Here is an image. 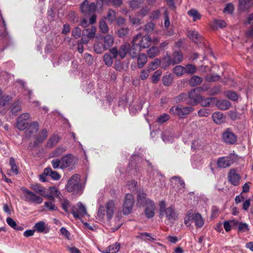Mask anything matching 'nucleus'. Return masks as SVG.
Instances as JSON below:
<instances>
[{"label":"nucleus","instance_id":"23","mask_svg":"<svg viewBox=\"0 0 253 253\" xmlns=\"http://www.w3.org/2000/svg\"><path fill=\"white\" fill-rule=\"evenodd\" d=\"M253 6V0H239V9L246 11Z\"/></svg>","mask_w":253,"mask_h":253},{"label":"nucleus","instance_id":"52","mask_svg":"<svg viewBox=\"0 0 253 253\" xmlns=\"http://www.w3.org/2000/svg\"><path fill=\"white\" fill-rule=\"evenodd\" d=\"M188 14L193 18V21L200 19L201 17L198 11L194 9H192L188 11Z\"/></svg>","mask_w":253,"mask_h":253},{"label":"nucleus","instance_id":"48","mask_svg":"<svg viewBox=\"0 0 253 253\" xmlns=\"http://www.w3.org/2000/svg\"><path fill=\"white\" fill-rule=\"evenodd\" d=\"M89 4L87 0H84L81 5V10L84 14H88Z\"/></svg>","mask_w":253,"mask_h":253},{"label":"nucleus","instance_id":"20","mask_svg":"<svg viewBox=\"0 0 253 253\" xmlns=\"http://www.w3.org/2000/svg\"><path fill=\"white\" fill-rule=\"evenodd\" d=\"M75 160V158L71 154H67L61 159V169H64L71 165Z\"/></svg>","mask_w":253,"mask_h":253},{"label":"nucleus","instance_id":"29","mask_svg":"<svg viewBox=\"0 0 253 253\" xmlns=\"http://www.w3.org/2000/svg\"><path fill=\"white\" fill-rule=\"evenodd\" d=\"M44 173L50 176L54 180H59L60 175L56 171H53L50 168H47L44 169Z\"/></svg>","mask_w":253,"mask_h":253},{"label":"nucleus","instance_id":"6","mask_svg":"<svg viewBox=\"0 0 253 253\" xmlns=\"http://www.w3.org/2000/svg\"><path fill=\"white\" fill-rule=\"evenodd\" d=\"M209 85L208 84H204L201 87H196L192 89L188 94L189 98L194 103H200L202 100V96L201 95V91H206L208 90Z\"/></svg>","mask_w":253,"mask_h":253},{"label":"nucleus","instance_id":"5","mask_svg":"<svg viewBox=\"0 0 253 253\" xmlns=\"http://www.w3.org/2000/svg\"><path fill=\"white\" fill-rule=\"evenodd\" d=\"M194 109L192 107H184L181 105H178L171 107L169 110V113L171 115L178 116L180 118H185Z\"/></svg>","mask_w":253,"mask_h":253},{"label":"nucleus","instance_id":"61","mask_svg":"<svg viewBox=\"0 0 253 253\" xmlns=\"http://www.w3.org/2000/svg\"><path fill=\"white\" fill-rule=\"evenodd\" d=\"M99 28L100 31L104 33H107L108 31V26L104 21L100 22Z\"/></svg>","mask_w":253,"mask_h":253},{"label":"nucleus","instance_id":"41","mask_svg":"<svg viewBox=\"0 0 253 253\" xmlns=\"http://www.w3.org/2000/svg\"><path fill=\"white\" fill-rule=\"evenodd\" d=\"M94 49L95 52L98 54L101 53L107 50L103 44L99 42H97L94 44Z\"/></svg>","mask_w":253,"mask_h":253},{"label":"nucleus","instance_id":"19","mask_svg":"<svg viewBox=\"0 0 253 253\" xmlns=\"http://www.w3.org/2000/svg\"><path fill=\"white\" fill-rule=\"evenodd\" d=\"M50 190V193L47 194L46 193L45 197L46 198L54 201L55 198H58L59 199H61L62 197L60 192L58 190V189L55 187H50L49 188Z\"/></svg>","mask_w":253,"mask_h":253},{"label":"nucleus","instance_id":"7","mask_svg":"<svg viewBox=\"0 0 253 253\" xmlns=\"http://www.w3.org/2000/svg\"><path fill=\"white\" fill-rule=\"evenodd\" d=\"M21 190L24 194L25 201L26 202L36 203L37 204H40L42 203V198L36 194V193L31 192L25 187H22Z\"/></svg>","mask_w":253,"mask_h":253},{"label":"nucleus","instance_id":"18","mask_svg":"<svg viewBox=\"0 0 253 253\" xmlns=\"http://www.w3.org/2000/svg\"><path fill=\"white\" fill-rule=\"evenodd\" d=\"M34 228L35 231L38 233L46 234L49 231V228L47 224L43 221H40L36 223Z\"/></svg>","mask_w":253,"mask_h":253},{"label":"nucleus","instance_id":"57","mask_svg":"<svg viewBox=\"0 0 253 253\" xmlns=\"http://www.w3.org/2000/svg\"><path fill=\"white\" fill-rule=\"evenodd\" d=\"M141 4V0H131L129 1L130 7L132 9H135L139 7Z\"/></svg>","mask_w":253,"mask_h":253},{"label":"nucleus","instance_id":"63","mask_svg":"<svg viewBox=\"0 0 253 253\" xmlns=\"http://www.w3.org/2000/svg\"><path fill=\"white\" fill-rule=\"evenodd\" d=\"M234 10L233 5L231 3L227 4L224 9V12L231 14Z\"/></svg>","mask_w":253,"mask_h":253},{"label":"nucleus","instance_id":"35","mask_svg":"<svg viewBox=\"0 0 253 253\" xmlns=\"http://www.w3.org/2000/svg\"><path fill=\"white\" fill-rule=\"evenodd\" d=\"M60 137L56 135H53L49 139L46 144V147L49 148L55 145L59 141Z\"/></svg>","mask_w":253,"mask_h":253},{"label":"nucleus","instance_id":"59","mask_svg":"<svg viewBox=\"0 0 253 253\" xmlns=\"http://www.w3.org/2000/svg\"><path fill=\"white\" fill-rule=\"evenodd\" d=\"M103 2L107 3L112 2L114 5L118 7L121 6L123 2L122 0H103Z\"/></svg>","mask_w":253,"mask_h":253},{"label":"nucleus","instance_id":"26","mask_svg":"<svg viewBox=\"0 0 253 253\" xmlns=\"http://www.w3.org/2000/svg\"><path fill=\"white\" fill-rule=\"evenodd\" d=\"M47 131L45 129H43L38 135L35 138V141L34 142L35 146H38L40 143H42L47 137Z\"/></svg>","mask_w":253,"mask_h":253},{"label":"nucleus","instance_id":"53","mask_svg":"<svg viewBox=\"0 0 253 253\" xmlns=\"http://www.w3.org/2000/svg\"><path fill=\"white\" fill-rule=\"evenodd\" d=\"M226 22L222 20H215L213 22V26L216 28H222L225 27Z\"/></svg>","mask_w":253,"mask_h":253},{"label":"nucleus","instance_id":"13","mask_svg":"<svg viewBox=\"0 0 253 253\" xmlns=\"http://www.w3.org/2000/svg\"><path fill=\"white\" fill-rule=\"evenodd\" d=\"M71 212L75 218H80L86 214V208L81 202H79L76 205L73 206Z\"/></svg>","mask_w":253,"mask_h":253},{"label":"nucleus","instance_id":"2","mask_svg":"<svg viewBox=\"0 0 253 253\" xmlns=\"http://www.w3.org/2000/svg\"><path fill=\"white\" fill-rule=\"evenodd\" d=\"M160 216L165 217L170 223H173L177 219L178 214L172 207L166 208V203L162 201L160 203Z\"/></svg>","mask_w":253,"mask_h":253},{"label":"nucleus","instance_id":"49","mask_svg":"<svg viewBox=\"0 0 253 253\" xmlns=\"http://www.w3.org/2000/svg\"><path fill=\"white\" fill-rule=\"evenodd\" d=\"M201 159L198 156H194L192 159V164L194 168H197L201 164Z\"/></svg>","mask_w":253,"mask_h":253},{"label":"nucleus","instance_id":"45","mask_svg":"<svg viewBox=\"0 0 253 253\" xmlns=\"http://www.w3.org/2000/svg\"><path fill=\"white\" fill-rule=\"evenodd\" d=\"M9 165L11 167V171L14 174H17L18 173V169L13 158L10 159Z\"/></svg>","mask_w":253,"mask_h":253},{"label":"nucleus","instance_id":"33","mask_svg":"<svg viewBox=\"0 0 253 253\" xmlns=\"http://www.w3.org/2000/svg\"><path fill=\"white\" fill-rule=\"evenodd\" d=\"M172 59L173 65L181 63L183 59V55L179 52H175L172 54Z\"/></svg>","mask_w":253,"mask_h":253},{"label":"nucleus","instance_id":"51","mask_svg":"<svg viewBox=\"0 0 253 253\" xmlns=\"http://www.w3.org/2000/svg\"><path fill=\"white\" fill-rule=\"evenodd\" d=\"M21 110L20 104L19 102H15L12 107L11 111L13 114L16 115Z\"/></svg>","mask_w":253,"mask_h":253},{"label":"nucleus","instance_id":"55","mask_svg":"<svg viewBox=\"0 0 253 253\" xmlns=\"http://www.w3.org/2000/svg\"><path fill=\"white\" fill-rule=\"evenodd\" d=\"M52 166L53 169H61V159H53L51 162Z\"/></svg>","mask_w":253,"mask_h":253},{"label":"nucleus","instance_id":"43","mask_svg":"<svg viewBox=\"0 0 253 253\" xmlns=\"http://www.w3.org/2000/svg\"><path fill=\"white\" fill-rule=\"evenodd\" d=\"M159 52L158 48L156 47H152L147 52L148 56L150 58H153L156 56Z\"/></svg>","mask_w":253,"mask_h":253},{"label":"nucleus","instance_id":"28","mask_svg":"<svg viewBox=\"0 0 253 253\" xmlns=\"http://www.w3.org/2000/svg\"><path fill=\"white\" fill-rule=\"evenodd\" d=\"M188 37L194 42L198 43L202 40V38L197 31H193L188 32Z\"/></svg>","mask_w":253,"mask_h":253},{"label":"nucleus","instance_id":"17","mask_svg":"<svg viewBox=\"0 0 253 253\" xmlns=\"http://www.w3.org/2000/svg\"><path fill=\"white\" fill-rule=\"evenodd\" d=\"M155 205L153 202L150 199L146 200V208L145 213L148 218H151L155 214Z\"/></svg>","mask_w":253,"mask_h":253},{"label":"nucleus","instance_id":"30","mask_svg":"<svg viewBox=\"0 0 253 253\" xmlns=\"http://www.w3.org/2000/svg\"><path fill=\"white\" fill-rule=\"evenodd\" d=\"M103 45L107 50L113 45L114 42L113 37L110 35H107L105 36L103 38Z\"/></svg>","mask_w":253,"mask_h":253},{"label":"nucleus","instance_id":"24","mask_svg":"<svg viewBox=\"0 0 253 253\" xmlns=\"http://www.w3.org/2000/svg\"><path fill=\"white\" fill-rule=\"evenodd\" d=\"M214 104L218 109L222 110H227L231 106V104L228 101L226 100H218L216 98Z\"/></svg>","mask_w":253,"mask_h":253},{"label":"nucleus","instance_id":"42","mask_svg":"<svg viewBox=\"0 0 253 253\" xmlns=\"http://www.w3.org/2000/svg\"><path fill=\"white\" fill-rule=\"evenodd\" d=\"M66 151V148L62 146L57 148L51 154V157H57L60 156L63 153Z\"/></svg>","mask_w":253,"mask_h":253},{"label":"nucleus","instance_id":"1","mask_svg":"<svg viewBox=\"0 0 253 253\" xmlns=\"http://www.w3.org/2000/svg\"><path fill=\"white\" fill-rule=\"evenodd\" d=\"M116 205L115 202L110 200L108 201L105 206H99L97 213L96 218L99 220H102L106 216L108 220H110L113 217Z\"/></svg>","mask_w":253,"mask_h":253},{"label":"nucleus","instance_id":"31","mask_svg":"<svg viewBox=\"0 0 253 253\" xmlns=\"http://www.w3.org/2000/svg\"><path fill=\"white\" fill-rule=\"evenodd\" d=\"M120 246L118 243L109 246L106 248L104 251L103 252L104 253H116L120 250Z\"/></svg>","mask_w":253,"mask_h":253},{"label":"nucleus","instance_id":"50","mask_svg":"<svg viewBox=\"0 0 253 253\" xmlns=\"http://www.w3.org/2000/svg\"><path fill=\"white\" fill-rule=\"evenodd\" d=\"M103 60L106 65L110 66L113 64V59L109 53H105L104 55Z\"/></svg>","mask_w":253,"mask_h":253},{"label":"nucleus","instance_id":"27","mask_svg":"<svg viewBox=\"0 0 253 253\" xmlns=\"http://www.w3.org/2000/svg\"><path fill=\"white\" fill-rule=\"evenodd\" d=\"M12 100V97L0 89V106H4Z\"/></svg>","mask_w":253,"mask_h":253},{"label":"nucleus","instance_id":"34","mask_svg":"<svg viewBox=\"0 0 253 253\" xmlns=\"http://www.w3.org/2000/svg\"><path fill=\"white\" fill-rule=\"evenodd\" d=\"M247 23L250 24V28L247 32V35L249 37L253 36V12L250 14L248 17Z\"/></svg>","mask_w":253,"mask_h":253},{"label":"nucleus","instance_id":"56","mask_svg":"<svg viewBox=\"0 0 253 253\" xmlns=\"http://www.w3.org/2000/svg\"><path fill=\"white\" fill-rule=\"evenodd\" d=\"M169 118L170 117L168 114H164L158 118L157 122L158 123L163 124L167 121L168 120H169Z\"/></svg>","mask_w":253,"mask_h":253},{"label":"nucleus","instance_id":"38","mask_svg":"<svg viewBox=\"0 0 253 253\" xmlns=\"http://www.w3.org/2000/svg\"><path fill=\"white\" fill-rule=\"evenodd\" d=\"M161 64L164 68H166L170 65H173L172 59L169 55H167L163 58Z\"/></svg>","mask_w":253,"mask_h":253},{"label":"nucleus","instance_id":"21","mask_svg":"<svg viewBox=\"0 0 253 253\" xmlns=\"http://www.w3.org/2000/svg\"><path fill=\"white\" fill-rule=\"evenodd\" d=\"M239 175L236 173L234 169L230 170L228 174V180L232 184L235 186L238 185L239 183Z\"/></svg>","mask_w":253,"mask_h":253},{"label":"nucleus","instance_id":"15","mask_svg":"<svg viewBox=\"0 0 253 253\" xmlns=\"http://www.w3.org/2000/svg\"><path fill=\"white\" fill-rule=\"evenodd\" d=\"M233 155H230L226 157L219 158L217 161L218 167L224 169L229 167L234 162Z\"/></svg>","mask_w":253,"mask_h":253},{"label":"nucleus","instance_id":"10","mask_svg":"<svg viewBox=\"0 0 253 253\" xmlns=\"http://www.w3.org/2000/svg\"><path fill=\"white\" fill-rule=\"evenodd\" d=\"M39 130V124L37 122L31 123L26 128L24 138L27 139L35 138Z\"/></svg>","mask_w":253,"mask_h":253},{"label":"nucleus","instance_id":"39","mask_svg":"<svg viewBox=\"0 0 253 253\" xmlns=\"http://www.w3.org/2000/svg\"><path fill=\"white\" fill-rule=\"evenodd\" d=\"M147 56L145 54H140L137 59V65L139 68H142L147 62Z\"/></svg>","mask_w":253,"mask_h":253},{"label":"nucleus","instance_id":"22","mask_svg":"<svg viewBox=\"0 0 253 253\" xmlns=\"http://www.w3.org/2000/svg\"><path fill=\"white\" fill-rule=\"evenodd\" d=\"M213 122L217 125H220L225 122L226 117L220 112H215L212 116Z\"/></svg>","mask_w":253,"mask_h":253},{"label":"nucleus","instance_id":"60","mask_svg":"<svg viewBox=\"0 0 253 253\" xmlns=\"http://www.w3.org/2000/svg\"><path fill=\"white\" fill-rule=\"evenodd\" d=\"M116 18V13L113 10H109L107 15V19L111 22L114 21Z\"/></svg>","mask_w":253,"mask_h":253},{"label":"nucleus","instance_id":"32","mask_svg":"<svg viewBox=\"0 0 253 253\" xmlns=\"http://www.w3.org/2000/svg\"><path fill=\"white\" fill-rule=\"evenodd\" d=\"M215 100H216V98L214 97L204 98L202 97V100L200 102L204 107L211 106L214 104Z\"/></svg>","mask_w":253,"mask_h":253},{"label":"nucleus","instance_id":"4","mask_svg":"<svg viewBox=\"0 0 253 253\" xmlns=\"http://www.w3.org/2000/svg\"><path fill=\"white\" fill-rule=\"evenodd\" d=\"M80 182V176L78 174H74L69 179L66 186V189L69 192L75 193H79L82 189Z\"/></svg>","mask_w":253,"mask_h":253},{"label":"nucleus","instance_id":"16","mask_svg":"<svg viewBox=\"0 0 253 253\" xmlns=\"http://www.w3.org/2000/svg\"><path fill=\"white\" fill-rule=\"evenodd\" d=\"M222 139L226 143L233 144L237 140V137L229 129L226 130L222 134Z\"/></svg>","mask_w":253,"mask_h":253},{"label":"nucleus","instance_id":"40","mask_svg":"<svg viewBox=\"0 0 253 253\" xmlns=\"http://www.w3.org/2000/svg\"><path fill=\"white\" fill-rule=\"evenodd\" d=\"M173 72L177 77H180L185 74L184 67L181 65L176 66L173 68Z\"/></svg>","mask_w":253,"mask_h":253},{"label":"nucleus","instance_id":"64","mask_svg":"<svg viewBox=\"0 0 253 253\" xmlns=\"http://www.w3.org/2000/svg\"><path fill=\"white\" fill-rule=\"evenodd\" d=\"M128 33V29L123 28L119 30L117 33V35L120 37L126 36Z\"/></svg>","mask_w":253,"mask_h":253},{"label":"nucleus","instance_id":"3","mask_svg":"<svg viewBox=\"0 0 253 253\" xmlns=\"http://www.w3.org/2000/svg\"><path fill=\"white\" fill-rule=\"evenodd\" d=\"M193 222L197 228H201L204 225L205 220L201 214L189 210L184 218V224L187 226H190Z\"/></svg>","mask_w":253,"mask_h":253},{"label":"nucleus","instance_id":"54","mask_svg":"<svg viewBox=\"0 0 253 253\" xmlns=\"http://www.w3.org/2000/svg\"><path fill=\"white\" fill-rule=\"evenodd\" d=\"M210 113V110L205 108L201 109L198 112V115L200 117H207Z\"/></svg>","mask_w":253,"mask_h":253},{"label":"nucleus","instance_id":"58","mask_svg":"<svg viewBox=\"0 0 253 253\" xmlns=\"http://www.w3.org/2000/svg\"><path fill=\"white\" fill-rule=\"evenodd\" d=\"M44 206L50 211H56L57 209V208L54 204L53 200L51 202H45L44 203Z\"/></svg>","mask_w":253,"mask_h":253},{"label":"nucleus","instance_id":"44","mask_svg":"<svg viewBox=\"0 0 253 253\" xmlns=\"http://www.w3.org/2000/svg\"><path fill=\"white\" fill-rule=\"evenodd\" d=\"M61 204L63 210L66 212L69 213V209L72 208V206L67 200H63L61 202Z\"/></svg>","mask_w":253,"mask_h":253},{"label":"nucleus","instance_id":"47","mask_svg":"<svg viewBox=\"0 0 253 253\" xmlns=\"http://www.w3.org/2000/svg\"><path fill=\"white\" fill-rule=\"evenodd\" d=\"M160 64L161 61L159 59H156L149 65L148 69L150 71H153L156 69Z\"/></svg>","mask_w":253,"mask_h":253},{"label":"nucleus","instance_id":"46","mask_svg":"<svg viewBox=\"0 0 253 253\" xmlns=\"http://www.w3.org/2000/svg\"><path fill=\"white\" fill-rule=\"evenodd\" d=\"M225 95L228 98L233 101L237 100L238 98L237 94L235 92L231 91H227L225 92Z\"/></svg>","mask_w":253,"mask_h":253},{"label":"nucleus","instance_id":"62","mask_svg":"<svg viewBox=\"0 0 253 253\" xmlns=\"http://www.w3.org/2000/svg\"><path fill=\"white\" fill-rule=\"evenodd\" d=\"M72 36L76 39L79 38L81 35V30L78 27L74 28L72 32Z\"/></svg>","mask_w":253,"mask_h":253},{"label":"nucleus","instance_id":"14","mask_svg":"<svg viewBox=\"0 0 253 253\" xmlns=\"http://www.w3.org/2000/svg\"><path fill=\"white\" fill-rule=\"evenodd\" d=\"M96 31V28L94 26H91L90 28L84 30L82 38L83 43H86L88 41V39L93 38L95 37Z\"/></svg>","mask_w":253,"mask_h":253},{"label":"nucleus","instance_id":"37","mask_svg":"<svg viewBox=\"0 0 253 253\" xmlns=\"http://www.w3.org/2000/svg\"><path fill=\"white\" fill-rule=\"evenodd\" d=\"M129 49V54L132 58L135 57L140 51L139 47L134 43Z\"/></svg>","mask_w":253,"mask_h":253},{"label":"nucleus","instance_id":"12","mask_svg":"<svg viewBox=\"0 0 253 253\" xmlns=\"http://www.w3.org/2000/svg\"><path fill=\"white\" fill-rule=\"evenodd\" d=\"M30 119V115L25 113L19 116L16 121V127L19 130H25L29 126L28 121Z\"/></svg>","mask_w":253,"mask_h":253},{"label":"nucleus","instance_id":"11","mask_svg":"<svg viewBox=\"0 0 253 253\" xmlns=\"http://www.w3.org/2000/svg\"><path fill=\"white\" fill-rule=\"evenodd\" d=\"M129 47L130 45L127 43H126L121 46L119 50L117 47H115L111 49L110 51L114 58H116L118 56L121 58H124L126 53L128 52Z\"/></svg>","mask_w":253,"mask_h":253},{"label":"nucleus","instance_id":"25","mask_svg":"<svg viewBox=\"0 0 253 253\" xmlns=\"http://www.w3.org/2000/svg\"><path fill=\"white\" fill-rule=\"evenodd\" d=\"M31 188L34 191L35 193H37L45 197L46 189L41 185L39 184H31Z\"/></svg>","mask_w":253,"mask_h":253},{"label":"nucleus","instance_id":"8","mask_svg":"<svg viewBox=\"0 0 253 253\" xmlns=\"http://www.w3.org/2000/svg\"><path fill=\"white\" fill-rule=\"evenodd\" d=\"M151 42V39L149 36H142L141 34L137 35L132 41L133 43L136 44L139 48L148 47Z\"/></svg>","mask_w":253,"mask_h":253},{"label":"nucleus","instance_id":"36","mask_svg":"<svg viewBox=\"0 0 253 253\" xmlns=\"http://www.w3.org/2000/svg\"><path fill=\"white\" fill-rule=\"evenodd\" d=\"M197 70V69L196 67L194 65L191 64H187L184 67L185 74H187L189 75L194 74L196 72Z\"/></svg>","mask_w":253,"mask_h":253},{"label":"nucleus","instance_id":"9","mask_svg":"<svg viewBox=\"0 0 253 253\" xmlns=\"http://www.w3.org/2000/svg\"><path fill=\"white\" fill-rule=\"evenodd\" d=\"M134 202V197L132 194L126 195L123 204V212L125 214H128L132 211Z\"/></svg>","mask_w":253,"mask_h":253}]
</instances>
